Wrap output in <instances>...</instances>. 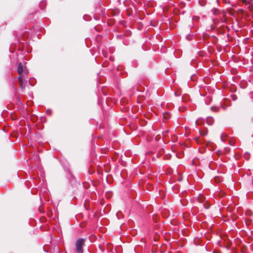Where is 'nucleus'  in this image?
Here are the masks:
<instances>
[{"instance_id":"6","label":"nucleus","mask_w":253,"mask_h":253,"mask_svg":"<svg viewBox=\"0 0 253 253\" xmlns=\"http://www.w3.org/2000/svg\"><path fill=\"white\" fill-rule=\"evenodd\" d=\"M195 140L197 142V143H200L201 142L200 139L199 137L196 138Z\"/></svg>"},{"instance_id":"7","label":"nucleus","mask_w":253,"mask_h":253,"mask_svg":"<svg viewBox=\"0 0 253 253\" xmlns=\"http://www.w3.org/2000/svg\"><path fill=\"white\" fill-rule=\"evenodd\" d=\"M200 120H197L196 122V124L198 125H200L201 123H200Z\"/></svg>"},{"instance_id":"4","label":"nucleus","mask_w":253,"mask_h":253,"mask_svg":"<svg viewBox=\"0 0 253 253\" xmlns=\"http://www.w3.org/2000/svg\"><path fill=\"white\" fill-rule=\"evenodd\" d=\"M200 134L202 136L206 135L208 133V131L207 130H204L202 131H199Z\"/></svg>"},{"instance_id":"1","label":"nucleus","mask_w":253,"mask_h":253,"mask_svg":"<svg viewBox=\"0 0 253 253\" xmlns=\"http://www.w3.org/2000/svg\"><path fill=\"white\" fill-rule=\"evenodd\" d=\"M17 72L19 75L18 80L20 84V87L23 89L25 87L23 84V78L28 74V70L24 64L20 63L18 66Z\"/></svg>"},{"instance_id":"3","label":"nucleus","mask_w":253,"mask_h":253,"mask_svg":"<svg viewBox=\"0 0 253 253\" xmlns=\"http://www.w3.org/2000/svg\"><path fill=\"white\" fill-rule=\"evenodd\" d=\"M206 122L209 125H212L214 122V120L212 117H209L206 119Z\"/></svg>"},{"instance_id":"2","label":"nucleus","mask_w":253,"mask_h":253,"mask_svg":"<svg viewBox=\"0 0 253 253\" xmlns=\"http://www.w3.org/2000/svg\"><path fill=\"white\" fill-rule=\"evenodd\" d=\"M84 240L83 238L79 239L76 243V250L77 253H83V247Z\"/></svg>"},{"instance_id":"5","label":"nucleus","mask_w":253,"mask_h":253,"mask_svg":"<svg viewBox=\"0 0 253 253\" xmlns=\"http://www.w3.org/2000/svg\"><path fill=\"white\" fill-rule=\"evenodd\" d=\"M170 117L169 114L168 113L164 114V118L165 119H169Z\"/></svg>"}]
</instances>
